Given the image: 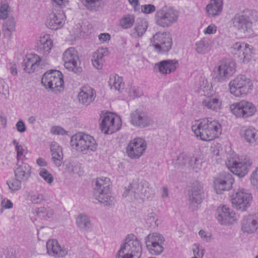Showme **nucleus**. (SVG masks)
<instances>
[{"label":"nucleus","mask_w":258,"mask_h":258,"mask_svg":"<svg viewBox=\"0 0 258 258\" xmlns=\"http://www.w3.org/2000/svg\"><path fill=\"white\" fill-rule=\"evenodd\" d=\"M111 181L109 178H97L94 185V197L105 206L111 207L114 205L115 199L110 192Z\"/></svg>","instance_id":"obj_2"},{"label":"nucleus","mask_w":258,"mask_h":258,"mask_svg":"<svg viewBox=\"0 0 258 258\" xmlns=\"http://www.w3.org/2000/svg\"><path fill=\"white\" fill-rule=\"evenodd\" d=\"M41 61V58L37 54L30 53L24 60L23 67L25 71L29 74L34 72Z\"/></svg>","instance_id":"obj_29"},{"label":"nucleus","mask_w":258,"mask_h":258,"mask_svg":"<svg viewBox=\"0 0 258 258\" xmlns=\"http://www.w3.org/2000/svg\"><path fill=\"white\" fill-rule=\"evenodd\" d=\"M50 132L53 135H64L67 134V132L66 130L59 126H53Z\"/></svg>","instance_id":"obj_50"},{"label":"nucleus","mask_w":258,"mask_h":258,"mask_svg":"<svg viewBox=\"0 0 258 258\" xmlns=\"http://www.w3.org/2000/svg\"><path fill=\"white\" fill-rule=\"evenodd\" d=\"M51 151L54 163L56 166L59 167L62 164L63 159L62 149L57 144L54 143L51 145Z\"/></svg>","instance_id":"obj_34"},{"label":"nucleus","mask_w":258,"mask_h":258,"mask_svg":"<svg viewBox=\"0 0 258 258\" xmlns=\"http://www.w3.org/2000/svg\"><path fill=\"white\" fill-rule=\"evenodd\" d=\"M223 0H211L207 5L206 12L211 18L221 15L223 11Z\"/></svg>","instance_id":"obj_32"},{"label":"nucleus","mask_w":258,"mask_h":258,"mask_svg":"<svg viewBox=\"0 0 258 258\" xmlns=\"http://www.w3.org/2000/svg\"><path fill=\"white\" fill-rule=\"evenodd\" d=\"M39 175L48 184H51L53 181V177L47 170L41 169L39 173Z\"/></svg>","instance_id":"obj_44"},{"label":"nucleus","mask_w":258,"mask_h":258,"mask_svg":"<svg viewBox=\"0 0 258 258\" xmlns=\"http://www.w3.org/2000/svg\"><path fill=\"white\" fill-rule=\"evenodd\" d=\"M216 31V26L215 25L212 24L210 25L204 30V33L205 34H212L215 33Z\"/></svg>","instance_id":"obj_54"},{"label":"nucleus","mask_w":258,"mask_h":258,"mask_svg":"<svg viewBox=\"0 0 258 258\" xmlns=\"http://www.w3.org/2000/svg\"><path fill=\"white\" fill-rule=\"evenodd\" d=\"M194 252L195 255L202 258L204 254V250L203 249H200L198 247L196 249L194 250Z\"/></svg>","instance_id":"obj_62"},{"label":"nucleus","mask_w":258,"mask_h":258,"mask_svg":"<svg viewBox=\"0 0 258 258\" xmlns=\"http://www.w3.org/2000/svg\"><path fill=\"white\" fill-rule=\"evenodd\" d=\"M108 84L112 90L121 91L124 88L122 79L116 75H112L110 76Z\"/></svg>","instance_id":"obj_37"},{"label":"nucleus","mask_w":258,"mask_h":258,"mask_svg":"<svg viewBox=\"0 0 258 258\" xmlns=\"http://www.w3.org/2000/svg\"><path fill=\"white\" fill-rule=\"evenodd\" d=\"M22 182L24 181L21 180H20L19 179H18V178H16V179L14 180L12 183L10 184L8 181H7V184L10 189L16 191L18 190L21 188Z\"/></svg>","instance_id":"obj_46"},{"label":"nucleus","mask_w":258,"mask_h":258,"mask_svg":"<svg viewBox=\"0 0 258 258\" xmlns=\"http://www.w3.org/2000/svg\"><path fill=\"white\" fill-rule=\"evenodd\" d=\"M142 254L140 241L133 235H128L116 258H140Z\"/></svg>","instance_id":"obj_4"},{"label":"nucleus","mask_w":258,"mask_h":258,"mask_svg":"<svg viewBox=\"0 0 258 258\" xmlns=\"http://www.w3.org/2000/svg\"><path fill=\"white\" fill-rule=\"evenodd\" d=\"M251 182L253 185L258 183V168L253 172L251 178Z\"/></svg>","instance_id":"obj_58"},{"label":"nucleus","mask_w":258,"mask_h":258,"mask_svg":"<svg viewBox=\"0 0 258 258\" xmlns=\"http://www.w3.org/2000/svg\"><path fill=\"white\" fill-rule=\"evenodd\" d=\"M95 98L96 92L90 86L85 85L80 89L78 98L80 104L87 106L94 101Z\"/></svg>","instance_id":"obj_22"},{"label":"nucleus","mask_w":258,"mask_h":258,"mask_svg":"<svg viewBox=\"0 0 258 258\" xmlns=\"http://www.w3.org/2000/svg\"><path fill=\"white\" fill-rule=\"evenodd\" d=\"M232 174L223 172L214 179V188L218 194H221L223 191L231 189L234 182Z\"/></svg>","instance_id":"obj_17"},{"label":"nucleus","mask_w":258,"mask_h":258,"mask_svg":"<svg viewBox=\"0 0 258 258\" xmlns=\"http://www.w3.org/2000/svg\"><path fill=\"white\" fill-rule=\"evenodd\" d=\"M37 214L40 218L47 220L51 218L53 214V211L49 207H40L37 210Z\"/></svg>","instance_id":"obj_39"},{"label":"nucleus","mask_w":258,"mask_h":258,"mask_svg":"<svg viewBox=\"0 0 258 258\" xmlns=\"http://www.w3.org/2000/svg\"><path fill=\"white\" fill-rule=\"evenodd\" d=\"M229 87L231 94L236 97H242L252 90V83L245 76L238 75L229 82Z\"/></svg>","instance_id":"obj_8"},{"label":"nucleus","mask_w":258,"mask_h":258,"mask_svg":"<svg viewBox=\"0 0 258 258\" xmlns=\"http://www.w3.org/2000/svg\"><path fill=\"white\" fill-rule=\"evenodd\" d=\"M178 65L175 59L163 60L155 64L154 69L163 74H168L174 72Z\"/></svg>","instance_id":"obj_27"},{"label":"nucleus","mask_w":258,"mask_h":258,"mask_svg":"<svg viewBox=\"0 0 258 258\" xmlns=\"http://www.w3.org/2000/svg\"><path fill=\"white\" fill-rule=\"evenodd\" d=\"M258 228V214L244 217L241 221V229L244 233H253Z\"/></svg>","instance_id":"obj_24"},{"label":"nucleus","mask_w":258,"mask_h":258,"mask_svg":"<svg viewBox=\"0 0 258 258\" xmlns=\"http://www.w3.org/2000/svg\"><path fill=\"white\" fill-rule=\"evenodd\" d=\"M141 11L145 14H151L156 11V7L152 4L144 5L141 6Z\"/></svg>","instance_id":"obj_49"},{"label":"nucleus","mask_w":258,"mask_h":258,"mask_svg":"<svg viewBox=\"0 0 258 258\" xmlns=\"http://www.w3.org/2000/svg\"><path fill=\"white\" fill-rule=\"evenodd\" d=\"M154 50L160 53H164L170 50L172 40L171 34L168 32H159L156 33L151 39Z\"/></svg>","instance_id":"obj_10"},{"label":"nucleus","mask_w":258,"mask_h":258,"mask_svg":"<svg viewBox=\"0 0 258 258\" xmlns=\"http://www.w3.org/2000/svg\"><path fill=\"white\" fill-rule=\"evenodd\" d=\"M79 59L78 52L74 48H68L63 54L65 68L75 73H80L82 71V68L78 64Z\"/></svg>","instance_id":"obj_14"},{"label":"nucleus","mask_w":258,"mask_h":258,"mask_svg":"<svg viewBox=\"0 0 258 258\" xmlns=\"http://www.w3.org/2000/svg\"><path fill=\"white\" fill-rule=\"evenodd\" d=\"M9 6L7 4H3L0 8V19H5L8 17Z\"/></svg>","instance_id":"obj_51"},{"label":"nucleus","mask_w":258,"mask_h":258,"mask_svg":"<svg viewBox=\"0 0 258 258\" xmlns=\"http://www.w3.org/2000/svg\"><path fill=\"white\" fill-rule=\"evenodd\" d=\"M241 134L246 141L249 144H254L258 140V131L252 126L243 130Z\"/></svg>","instance_id":"obj_35"},{"label":"nucleus","mask_w":258,"mask_h":258,"mask_svg":"<svg viewBox=\"0 0 258 258\" xmlns=\"http://www.w3.org/2000/svg\"><path fill=\"white\" fill-rule=\"evenodd\" d=\"M130 119L133 125L141 128L149 126L152 122V119L148 113L141 109H136L131 112Z\"/></svg>","instance_id":"obj_20"},{"label":"nucleus","mask_w":258,"mask_h":258,"mask_svg":"<svg viewBox=\"0 0 258 258\" xmlns=\"http://www.w3.org/2000/svg\"><path fill=\"white\" fill-rule=\"evenodd\" d=\"M105 50L103 48L97 50L93 55L92 60H104V53Z\"/></svg>","instance_id":"obj_47"},{"label":"nucleus","mask_w":258,"mask_h":258,"mask_svg":"<svg viewBox=\"0 0 258 258\" xmlns=\"http://www.w3.org/2000/svg\"><path fill=\"white\" fill-rule=\"evenodd\" d=\"M121 121L116 118L113 114L106 113L102 118L100 123L101 131L106 134H112L118 131L121 127Z\"/></svg>","instance_id":"obj_15"},{"label":"nucleus","mask_w":258,"mask_h":258,"mask_svg":"<svg viewBox=\"0 0 258 258\" xmlns=\"http://www.w3.org/2000/svg\"><path fill=\"white\" fill-rule=\"evenodd\" d=\"M191 130L201 140L210 141L218 137L222 129L218 121L212 118H204L192 122Z\"/></svg>","instance_id":"obj_1"},{"label":"nucleus","mask_w":258,"mask_h":258,"mask_svg":"<svg viewBox=\"0 0 258 258\" xmlns=\"http://www.w3.org/2000/svg\"><path fill=\"white\" fill-rule=\"evenodd\" d=\"M16 126L17 131L20 133H24L26 130L24 122L21 119L17 122Z\"/></svg>","instance_id":"obj_55"},{"label":"nucleus","mask_w":258,"mask_h":258,"mask_svg":"<svg viewBox=\"0 0 258 258\" xmlns=\"http://www.w3.org/2000/svg\"><path fill=\"white\" fill-rule=\"evenodd\" d=\"M30 200L33 204H41L45 200V197L42 194L35 193L30 196Z\"/></svg>","instance_id":"obj_45"},{"label":"nucleus","mask_w":258,"mask_h":258,"mask_svg":"<svg viewBox=\"0 0 258 258\" xmlns=\"http://www.w3.org/2000/svg\"><path fill=\"white\" fill-rule=\"evenodd\" d=\"M15 176L20 180L27 181L30 177L31 167L23 161H17L14 169Z\"/></svg>","instance_id":"obj_26"},{"label":"nucleus","mask_w":258,"mask_h":258,"mask_svg":"<svg viewBox=\"0 0 258 258\" xmlns=\"http://www.w3.org/2000/svg\"><path fill=\"white\" fill-rule=\"evenodd\" d=\"M145 240L146 246L151 253L158 255L163 251L162 244L164 238L161 234L157 233L149 234Z\"/></svg>","instance_id":"obj_16"},{"label":"nucleus","mask_w":258,"mask_h":258,"mask_svg":"<svg viewBox=\"0 0 258 258\" xmlns=\"http://www.w3.org/2000/svg\"><path fill=\"white\" fill-rule=\"evenodd\" d=\"M3 30L5 32H9L10 33L15 31V21L13 18H9L5 21Z\"/></svg>","instance_id":"obj_40"},{"label":"nucleus","mask_w":258,"mask_h":258,"mask_svg":"<svg viewBox=\"0 0 258 258\" xmlns=\"http://www.w3.org/2000/svg\"><path fill=\"white\" fill-rule=\"evenodd\" d=\"M66 16L63 11L52 12L49 14L46 22V26L52 30L61 28L65 22Z\"/></svg>","instance_id":"obj_23"},{"label":"nucleus","mask_w":258,"mask_h":258,"mask_svg":"<svg viewBox=\"0 0 258 258\" xmlns=\"http://www.w3.org/2000/svg\"><path fill=\"white\" fill-rule=\"evenodd\" d=\"M216 219L222 225L229 224L234 217V214L225 206L219 207L216 210Z\"/></svg>","instance_id":"obj_31"},{"label":"nucleus","mask_w":258,"mask_h":258,"mask_svg":"<svg viewBox=\"0 0 258 258\" xmlns=\"http://www.w3.org/2000/svg\"><path fill=\"white\" fill-rule=\"evenodd\" d=\"M129 95L131 97L133 98L140 97L141 95V93L139 92V90L135 87H132L129 91Z\"/></svg>","instance_id":"obj_56"},{"label":"nucleus","mask_w":258,"mask_h":258,"mask_svg":"<svg viewBox=\"0 0 258 258\" xmlns=\"http://www.w3.org/2000/svg\"><path fill=\"white\" fill-rule=\"evenodd\" d=\"M15 150L17 152V161H21L23 160L24 149L23 146L20 145L19 146L16 147Z\"/></svg>","instance_id":"obj_52"},{"label":"nucleus","mask_w":258,"mask_h":258,"mask_svg":"<svg viewBox=\"0 0 258 258\" xmlns=\"http://www.w3.org/2000/svg\"><path fill=\"white\" fill-rule=\"evenodd\" d=\"M232 114L237 117L246 118L253 116L256 111L255 106L251 102L242 100L230 106Z\"/></svg>","instance_id":"obj_12"},{"label":"nucleus","mask_w":258,"mask_h":258,"mask_svg":"<svg viewBox=\"0 0 258 258\" xmlns=\"http://www.w3.org/2000/svg\"><path fill=\"white\" fill-rule=\"evenodd\" d=\"M190 205L200 204L204 198L203 187L200 183H196L192 186L188 192Z\"/></svg>","instance_id":"obj_30"},{"label":"nucleus","mask_w":258,"mask_h":258,"mask_svg":"<svg viewBox=\"0 0 258 258\" xmlns=\"http://www.w3.org/2000/svg\"><path fill=\"white\" fill-rule=\"evenodd\" d=\"M128 2L133 7L135 11H137L140 10V5L138 0H128Z\"/></svg>","instance_id":"obj_59"},{"label":"nucleus","mask_w":258,"mask_h":258,"mask_svg":"<svg viewBox=\"0 0 258 258\" xmlns=\"http://www.w3.org/2000/svg\"><path fill=\"white\" fill-rule=\"evenodd\" d=\"M212 47L211 40L207 37H204L196 41L195 49L199 54H204L209 52Z\"/></svg>","instance_id":"obj_33"},{"label":"nucleus","mask_w":258,"mask_h":258,"mask_svg":"<svg viewBox=\"0 0 258 258\" xmlns=\"http://www.w3.org/2000/svg\"><path fill=\"white\" fill-rule=\"evenodd\" d=\"M252 13L251 10H245L236 14L231 20L233 27L245 36L250 35L252 32V24L250 17Z\"/></svg>","instance_id":"obj_7"},{"label":"nucleus","mask_w":258,"mask_h":258,"mask_svg":"<svg viewBox=\"0 0 258 258\" xmlns=\"http://www.w3.org/2000/svg\"><path fill=\"white\" fill-rule=\"evenodd\" d=\"M177 13L173 9L164 7L158 10L155 15V21L158 25L168 27L178 19Z\"/></svg>","instance_id":"obj_11"},{"label":"nucleus","mask_w":258,"mask_h":258,"mask_svg":"<svg viewBox=\"0 0 258 258\" xmlns=\"http://www.w3.org/2000/svg\"><path fill=\"white\" fill-rule=\"evenodd\" d=\"M226 165L231 172L239 177H243L247 173L251 162L250 160L239 162L232 159L226 162Z\"/></svg>","instance_id":"obj_18"},{"label":"nucleus","mask_w":258,"mask_h":258,"mask_svg":"<svg viewBox=\"0 0 258 258\" xmlns=\"http://www.w3.org/2000/svg\"><path fill=\"white\" fill-rule=\"evenodd\" d=\"M46 248L49 255L55 257H62L68 254V250L61 246L55 239H50L46 243Z\"/></svg>","instance_id":"obj_25"},{"label":"nucleus","mask_w":258,"mask_h":258,"mask_svg":"<svg viewBox=\"0 0 258 258\" xmlns=\"http://www.w3.org/2000/svg\"><path fill=\"white\" fill-rule=\"evenodd\" d=\"M190 157H188L185 154L181 153L177 157L178 164L185 166L188 164Z\"/></svg>","instance_id":"obj_48"},{"label":"nucleus","mask_w":258,"mask_h":258,"mask_svg":"<svg viewBox=\"0 0 258 258\" xmlns=\"http://www.w3.org/2000/svg\"><path fill=\"white\" fill-rule=\"evenodd\" d=\"M236 71L235 63L232 61L227 60L222 62L214 71L215 80L222 82L228 80Z\"/></svg>","instance_id":"obj_13"},{"label":"nucleus","mask_w":258,"mask_h":258,"mask_svg":"<svg viewBox=\"0 0 258 258\" xmlns=\"http://www.w3.org/2000/svg\"><path fill=\"white\" fill-rule=\"evenodd\" d=\"M199 235L203 239L208 240L210 237V235H208L205 231L201 230L199 232Z\"/></svg>","instance_id":"obj_64"},{"label":"nucleus","mask_w":258,"mask_h":258,"mask_svg":"<svg viewBox=\"0 0 258 258\" xmlns=\"http://www.w3.org/2000/svg\"><path fill=\"white\" fill-rule=\"evenodd\" d=\"M148 27L147 22L146 21L142 20L138 22L135 28V30L139 37L142 36L146 32Z\"/></svg>","instance_id":"obj_42"},{"label":"nucleus","mask_w":258,"mask_h":258,"mask_svg":"<svg viewBox=\"0 0 258 258\" xmlns=\"http://www.w3.org/2000/svg\"><path fill=\"white\" fill-rule=\"evenodd\" d=\"M76 223L80 229L84 230H90L92 228L90 218L87 215L80 214L76 219Z\"/></svg>","instance_id":"obj_38"},{"label":"nucleus","mask_w":258,"mask_h":258,"mask_svg":"<svg viewBox=\"0 0 258 258\" xmlns=\"http://www.w3.org/2000/svg\"><path fill=\"white\" fill-rule=\"evenodd\" d=\"M37 164L42 167H44L47 165V162L45 159L42 158H39L36 160Z\"/></svg>","instance_id":"obj_63"},{"label":"nucleus","mask_w":258,"mask_h":258,"mask_svg":"<svg viewBox=\"0 0 258 258\" xmlns=\"http://www.w3.org/2000/svg\"><path fill=\"white\" fill-rule=\"evenodd\" d=\"M71 144L72 146H75L78 151L84 154L89 151H95L97 149V144L94 138L83 133L73 136Z\"/></svg>","instance_id":"obj_6"},{"label":"nucleus","mask_w":258,"mask_h":258,"mask_svg":"<svg viewBox=\"0 0 258 258\" xmlns=\"http://www.w3.org/2000/svg\"><path fill=\"white\" fill-rule=\"evenodd\" d=\"M93 66L97 69H101L104 60H92Z\"/></svg>","instance_id":"obj_61"},{"label":"nucleus","mask_w":258,"mask_h":258,"mask_svg":"<svg viewBox=\"0 0 258 258\" xmlns=\"http://www.w3.org/2000/svg\"><path fill=\"white\" fill-rule=\"evenodd\" d=\"M53 46L52 40L50 38L49 35H44L41 37L39 42L38 43L37 50L41 55V60L46 57L50 53L51 48Z\"/></svg>","instance_id":"obj_28"},{"label":"nucleus","mask_w":258,"mask_h":258,"mask_svg":"<svg viewBox=\"0 0 258 258\" xmlns=\"http://www.w3.org/2000/svg\"><path fill=\"white\" fill-rule=\"evenodd\" d=\"M221 103V100L216 97H207L203 101V104L205 107L216 111L220 109Z\"/></svg>","instance_id":"obj_36"},{"label":"nucleus","mask_w":258,"mask_h":258,"mask_svg":"<svg viewBox=\"0 0 258 258\" xmlns=\"http://www.w3.org/2000/svg\"><path fill=\"white\" fill-rule=\"evenodd\" d=\"M154 195V191L146 181L140 182H133L130 183L122 194L124 197H128L131 200L143 201L145 198L147 199Z\"/></svg>","instance_id":"obj_3"},{"label":"nucleus","mask_w":258,"mask_h":258,"mask_svg":"<svg viewBox=\"0 0 258 258\" xmlns=\"http://www.w3.org/2000/svg\"><path fill=\"white\" fill-rule=\"evenodd\" d=\"M135 22V18L133 16L128 15V16L122 18L120 21V25L124 29H127L131 27Z\"/></svg>","instance_id":"obj_41"},{"label":"nucleus","mask_w":258,"mask_h":258,"mask_svg":"<svg viewBox=\"0 0 258 258\" xmlns=\"http://www.w3.org/2000/svg\"><path fill=\"white\" fill-rule=\"evenodd\" d=\"M232 53L237 55L244 62H248L251 58L252 49L250 46L244 43L236 42L231 47Z\"/></svg>","instance_id":"obj_21"},{"label":"nucleus","mask_w":258,"mask_h":258,"mask_svg":"<svg viewBox=\"0 0 258 258\" xmlns=\"http://www.w3.org/2000/svg\"><path fill=\"white\" fill-rule=\"evenodd\" d=\"M99 39L101 41L105 42L110 39V35L108 33H101L99 35Z\"/></svg>","instance_id":"obj_60"},{"label":"nucleus","mask_w":258,"mask_h":258,"mask_svg":"<svg viewBox=\"0 0 258 258\" xmlns=\"http://www.w3.org/2000/svg\"><path fill=\"white\" fill-rule=\"evenodd\" d=\"M63 78L60 71L50 70L43 75L41 84L46 89H50L55 93H57L63 90Z\"/></svg>","instance_id":"obj_5"},{"label":"nucleus","mask_w":258,"mask_h":258,"mask_svg":"<svg viewBox=\"0 0 258 258\" xmlns=\"http://www.w3.org/2000/svg\"><path fill=\"white\" fill-rule=\"evenodd\" d=\"M52 2L53 6L61 8L65 7L69 3L68 0H52Z\"/></svg>","instance_id":"obj_53"},{"label":"nucleus","mask_w":258,"mask_h":258,"mask_svg":"<svg viewBox=\"0 0 258 258\" xmlns=\"http://www.w3.org/2000/svg\"><path fill=\"white\" fill-rule=\"evenodd\" d=\"M2 206L5 209H11L13 208V204L9 200H4L2 203Z\"/></svg>","instance_id":"obj_57"},{"label":"nucleus","mask_w":258,"mask_h":258,"mask_svg":"<svg viewBox=\"0 0 258 258\" xmlns=\"http://www.w3.org/2000/svg\"><path fill=\"white\" fill-rule=\"evenodd\" d=\"M252 194L244 188H239L231 196L232 206L238 210L245 211L249 208L252 201Z\"/></svg>","instance_id":"obj_9"},{"label":"nucleus","mask_w":258,"mask_h":258,"mask_svg":"<svg viewBox=\"0 0 258 258\" xmlns=\"http://www.w3.org/2000/svg\"><path fill=\"white\" fill-rule=\"evenodd\" d=\"M146 147V143L143 139L136 138L128 144L126 148V153L131 158H138L143 154Z\"/></svg>","instance_id":"obj_19"},{"label":"nucleus","mask_w":258,"mask_h":258,"mask_svg":"<svg viewBox=\"0 0 258 258\" xmlns=\"http://www.w3.org/2000/svg\"><path fill=\"white\" fill-rule=\"evenodd\" d=\"M202 163V161H201V159L195 156H192L190 157V160H189L188 165L189 167L193 169L196 170L197 171L198 170H200L201 168Z\"/></svg>","instance_id":"obj_43"}]
</instances>
